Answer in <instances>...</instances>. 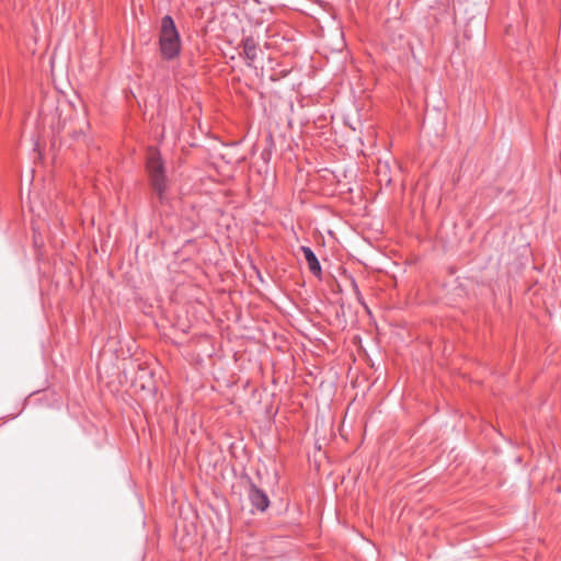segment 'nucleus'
Wrapping results in <instances>:
<instances>
[{
	"instance_id": "39448f33",
	"label": "nucleus",
	"mask_w": 561,
	"mask_h": 561,
	"mask_svg": "<svg viewBox=\"0 0 561 561\" xmlns=\"http://www.w3.org/2000/svg\"><path fill=\"white\" fill-rule=\"evenodd\" d=\"M301 252L304 253L305 260L308 264L309 271L314 275L318 276L321 274V265L319 260L317 259L314 252L311 250V248L302 245L300 248Z\"/></svg>"
},
{
	"instance_id": "20e7f679",
	"label": "nucleus",
	"mask_w": 561,
	"mask_h": 561,
	"mask_svg": "<svg viewBox=\"0 0 561 561\" xmlns=\"http://www.w3.org/2000/svg\"><path fill=\"white\" fill-rule=\"evenodd\" d=\"M243 54L247 59V66L252 67L253 61L257 57V43L252 36H247L242 39Z\"/></svg>"
},
{
	"instance_id": "7ed1b4c3",
	"label": "nucleus",
	"mask_w": 561,
	"mask_h": 561,
	"mask_svg": "<svg viewBox=\"0 0 561 561\" xmlns=\"http://www.w3.org/2000/svg\"><path fill=\"white\" fill-rule=\"evenodd\" d=\"M248 499L253 508L261 513H264L271 503L267 494L253 482L249 484Z\"/></svg>"
},
{
	"instance_id": "f257e3e1",
	"label": "nucleus",
	"mask_w": 561,
	"mask_h": 561,
	"mask_svg": "<svg viewBox=\"0 0 561 561\" xmlns=\"http://www.w3.org/2000/svg\"><path fill=\"white\" fill-rule=\"evenodd\" d=\"M159 48L163 60L171 61L181 54L182 42L179 30L171 15L162 16L159 28Z\"/></svg>"
},
{
	"instance_id": "f03ea898",
	"label": "nucleus",
	"mask_w": 561,
	"mask_h": 561,
	"mask_svg": "<svg viewBox=\"0 0 561 561\" xmlns=\"http://www.w3.org/2000/svg\"><path fill=\"white\" fill-rule=\"evenodd\" d=\"M146 168L152 191L156 193L159 202L164 203L167 201L169 181L165 174L164 163L157 150L151 149L148 152Z\"/></svg>"
}]
</instances>
